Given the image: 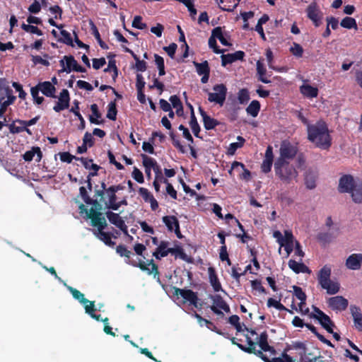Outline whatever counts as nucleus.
<instances>
[{"mask_svg": "<svg viewBox=\"0 0 362 362\" xmlns=\"http://www.w3.org/2000/svg\"><path fill=\"white\" fill-rule=\"evenodd\" d=\"M79 209L81 214H86L88 218L91 220L92 226L98 228V230L94 232L95 235L105 245L109 246L114 245L115 243L112 241L110 234L103 231L107 223L105 218L101 217V204L95 202L94 206L89 210H87L83 204H80Z\"/></svg>", "mask_w": 362, "mask_h": 362, "instance_id": "obj_1", "label": "nucleus"}, {"mask_svg": "<svg viewBox=\"0 0 362 362\" xmlns=\"http://www.w3.org/2000/svg\"><path fill=\"white\" fill-rule=\"evenodd\" d=\"M308 138L317 147L327 149L331 146V136L327 126L319 121L314 124H308Z\"/></svg>", "mask_w": 362, "mask_h": 362, "instance_id": "obj_2", "label": "nucleus"}, {"mask_svg": "<svg viewBox=\"0 0 362 362\" xmlns=\"http://www.w3.org/2000/svg\"><path fill=\"white\" fill-rule=\"evenodd\" d=\"M274 170L276 175L284 182L290 183L298 177L296 169L289 162L276 161Z\"/></svg>", "mask_w": 362, "mask_h": 362, "instance_id": "obj_3", "label": "nucleus"}, {"mask_svg": "<svg viewBox=\"0 0 362 362\" xmlns=\"http://www.w3.org/2000/svg\"><path fill=\"white\" fill-rule=\"evenodd\" d=\"M41 92L43 95L47 97L56 98L55 86L50 81L40 82L30 89V93L33 98L35 102L40 105L44 101V98L39 96V92Z\"/></svg>", "mask_w": 362, "mask_h": 362, "instance_id": "obj_4", "label": "nucleus"}, {"mask_svg": "<svg viewBox=\"0 0 362 362\" xmlns=\"http://www.w3.org/2000/svg\"><path fill=\"white\" fill-rule=\"evenodd\" d=\"M273 236L276 239V241L280 245L279 252L281 253V247H284L286 252V257H288L293 250L295 243L296 242L295 241L292 233L289 230H285L284 235H283L280 231L276 230L274 232Z\"/></svg>", "mask_w": 362, "mask_h": 362, "instance_id": "obj_5", "label": "nucleus"}, {"mask_svg": "<svg viewBox=\"0 0 362 362\" xmlns=\"http://www.w3.org/2000/svg\"><path fill=\"white\" fill-rule=\"evenodd\" d=\"M297 148L291 143L284 141L279 148V157L276 161L288 162V160L295 157Z\"/></svg>", "mask_w": 362, "mask_h": 362, "instance_id": "obj_6", "label": "nucleus"}, {"mask_svg": "<svg viewBox=\"0 0 362 362\" xmlns=\"http://www.w3.org/2000/svg\"><path fill=\"white\" fill-rule=\"evenodd\" d=\"M227 88L223 84L214 86L213 92L209 93L208 100L222 105L226 100Z\"/></svg>", "mask_w": 362, "mask_h": 362, "instance_id": "obj_7", "label": "nucleus"}, {"mask_svg": "<svg viewBox=\"0 0 362 362\" xmlns=\"http://www.w3.org/2000/svg\"><path fill=\"white\" fill-rule=\"evenodd\" d=\"M122 189V187L120 185L111 186L105 189V194L108 198V201L105 203L106 206L108 209L113 210H117L121 206V203L117 202L116 192L119 190Z\"/></svg>", "mask_w": 362, "mask_h": 362, "instance_id": "obj_8", "label": "nucleus"}, {"mask_svg": "<svg viewBox=\"0 0 362 362\" xmlns=\"http://www.w3.org/2000/svg\"><path fill=\"white\" fill-rule=\"evenodd\" d=\"M345 267L349 270H360L362 267V253H352L344 262Z\"/></svg>", "mask_w": 362, "mask_h": 362, "instance_id": "obj_9", "label": "nucleus"}, {"mask_svg": "<svg viewBox=\"0 0 362 362\" xmlns=\"http://www.w3.org/2000/svg\"><path fill=\"white\" fill-rule=\"evenodd\" d=\"M314 313L311 314V317L317 319L322 327L329 333H333L332 322L328 315L322 313L320 309L314 307Z\"/></svg>", "mask_w": 362, "mask_h": 362, "instance_id": "obj_10", "label": "nucleus"}, {"mask_svg": "<svg viewBox=\"0 0 362 362\" xmlns=\"http://www.w3.org/2000/svg\"><path fill=\"white\" fill-rule=\"evenodd\" d=\"M357 185L351 175H344L339 179L338 189L341 193H349Z\"/></svg>", "mask_w": 362, "mask_h": 362, "instance_id": "obj_11", "label": "nucleus"}, {"mask_svg": "<svg viewBox=\"0 0 362 362\" xmlns=\"http://www.w3.org/2000/svg\"><path fill=\"white\" fill-rule=\"evenodd\" d=\"M210 298L212 300V305L211 306V310L216 314H221L222 310L226 313L230 311L229 306L223 300V299L218 295L211 296Z\"/></svg>", "mask_w": 362, "mask_h": 362, "instance_id": "obj_12", "label": "nucleus"}, {"mask_svg": "<svg viewBox=\"0 0 362 362\" xmlns=\"http://www.w3.org/2000/svg\"><path fill=\"white\" fill-rule=\"evenodd\" d=\"M175 295L182 297L184 303L189 302L194 307L198 306V298L196 293L191 290L175 288Z\"/></svg>", "mask_w": 362, "mask_h": 362, "instance_id": "obj_13", "label": "nucleus"}, {"mask_svg": "<svg viewBox=\"0 0 362 362\" xmlns=\"http://www.w3.org/2000/svg\"><path fill=\"white\" fill-rule=\"evenodd\" d=\"M327 302L328 306L334 310H344L348 306V300L341 296L329 298Z\"/></svg>", "mask_w": 362, "mask_h": 362, "instance_id": "obj_14", "label": "nucleus"}, {"mask_svg": "<svg viewBox=\"0 0 362 362\" xmlns=\"http://www.w3.org/2000/svg\"><path fill=\"white\" fill-rule=\"evenodd\" d=\"M69 93L66 89H63L58 96V101L54 106L53 110L59 112L69 107Z\"/></svg>", "mask_w": 362, "mask_h": 362, "instance_id": "obj_15", "label": "nucleus"}, {"mask_svg": "<svg viewBox=\"0 0 362 362\" xmlns=\"http://www.w3.org/2000/svg\"><path fill=\"white\" fill-rule=\"evenodd\" d=\"M308 17L318 26L322 18V13L315 2H312L306 9Z\"/></svg>", "mask_w": 362, "mask_h": 362, "instance_id": "obj_16", "label": "nucleus"}, {"mask_svg": "<svg viewBox=\"0 0 362 362\" xmlns=\"http://www.w3.org/2000/svg\"><path fill=\"white\" fill-rule=\"evenodd\" d=\"M163 221L170 231H175L177 236L180 238V226L177 219L173 216H166L163 218Z\"/></svg>", "mask_w": 362, "mask_h": 362, "instance_id": "obj_17", "label": "nucleus"}, {"mask_svg": "<svg viewBox=\"0 0 362 362\" xmlns=\"http://www.w3.org/2000/svg\"><path fill=\"white\" fill-rule=\"evenodd\" d=\"M107 218L109 221L119 228L121 230L127 233V226H126L124 220L119 214L108 211L106 213Z\"/></svg>", "mask_w": 362, "mask_h": 362, "instance_id": "obj_18", "label": "nucleus"}, {"mask_svg": "<svg viewBox=\"0 0 362 362\" xmlns=\"http://www.w3.org/2000/svg\"><path fill=\"white\" fill-rule=\"evenodd\" d=\"M59 63L62 67L59 72L70 73L76 65V61L71 56H64Z\"/></svg>", "mask_w": 362, "mask_h": 362, "instance_id": "obj_19", "label": "nucleus"}, {"mask_svg": "<svg viewBox=\"0 0 362 362\" xmlns=\"http://www.w3.org/2000/svg\"><path fill=\"white\" fill-rule=\"evenodd\" d=\"M137 266L149 275L153 274L156 276L158 274V267L153 260L140 261Z\"/></svg>", "mask_w": 362, "mask_h": 362, "instance_id": "obj_20", "label": "nucleus"}, {"mask_svg": "<svg viewBox=\"0 0 362 362\" xmlns=\"http://www.w3.org/2000/svg\"><path fill=\"white\" fill-rule=\"evenodd\" d=\"M273 150L271 146L267 148L264 159L262 164V170L264 173H268L271 170L272 163H273Z\"/></svg>", "mask_w": 362, "mask_h": 362, "instance_id": "obj_21", "label": "nucleus"}, {"mask_svg": "<svg viewBox=\"0 0 362 362\" xmlns=\"http://www.w3.org/2000/svg\"><path fill=\"white\" fill-rule=\"evenodd\" d=\"M171 247H169V243L167 241H161L156 250L153 252V255L158 259L161 257H166L170 253Z\"/></svg>", "mask_w": 362, "mask_h": 362, "instance_id": "obj_22", "label": "nucleus"}, {"mask_svg": "<svg viewBox=\"0 0 362 362\" xmlns=\"http://www.w3.org/2000/svg\"><path fill=\"white\" fill-rule=\"evenodd\" d=\"M246 331L247 334H245V337L248 344L247 351L249 353L256 354L255 340L257 339V334L252 329L249 330L248 329H246Z\"/></svg>", "mask_w": 362, "mask_h": 362, "instance_id": "obj_23", "label": "nucleus"}, {"mask_svg": "<svg viewBox=\"0 0 362 362\" xmlns=\"http://www.w3.org/2000/svg\"><path fill=\"white\" fill-rule=\"evenodd\" d=\"M322 289L326 290V292L329 295H334L337 293L340 289V284L338 281H332L331 279L325 281L320 285Z\"/></svg>", "mask_w": 362, "mask_h": 362, "instance_id": "obj_24", "label": "nucleus"}, {"mask_svg": "<svg viewBox=\"0 0 362 362\" xmlns=\"http://www.w3.org/2000/svg\"><path fill=\"white\" fill-rule=\"evenodd\" d=\"M244 57V52L242 51H237L234 53L223 54L221 56L222 65L226 66L227 64H231L238 59H242Z\"/></svg>", "mask_w": 362, "mask_h": 362, "instance_id": "obj_25", "label": "nucleus"}, {"mask_svg": "<svg viewBox=\"0 0 362 362\" xmlns=\"http://www.w3.org/2000/svg\"><path fill=\"white\" fill-rule=\"evenodd\" d=\"M16 100V97L13 95L11 89H6L0 94V104H3L4 107H8L13 104Z\"/></svg>", "mask_w": 362, "mask_h": 362, "instance_id": "obj_26", "label": "nucleus"}, {"mask_svg": "<svg viewBox=\"0 0 362 362\" xmlns=\"http://www.w3.org/2000/svg\"><path fill=\"white\" fill-rule=\"evenodd\" d=\"M351 315L354 319L355 327L360 331L362 330V313L359 308L351 306Z\"/></svg>", "mask_w": 362, "mask_h": 362, "instance_id": "obj_27", "label": "nucleus"}, {"mask_svg": "<svg viewBox=\"0 0 362 362\" xmlns=\"http://www.w3.org/2000/svg\"><path fill=\"white\" fill-rule=\"evenodd\" d=\"M288 267L295 273H310V270L303 263L298 262L295 260L291 259L288 262Z\"/></svg>", "mask_w": 362, "mask_h": 362, "instance_id": "obj_28", "label": "nucleus"}, {"mask_svg": "<svg viewBox=\"0 0 362 362\" xmlns=\"http://www.w3.org/2000/svg\"><path fill=\"white\" fill-rule=\"evenodd\" d=\"M37 156L36 161L40 162L42 157V153L39 147H33L31 150L26 151L23 155V159L25 161H31L35 156Z\"/></svg>", "mask_w": 362, "mask_h": 362, "instance_id": "obj_29", "label": "nucleus"}, {"mask_svg": "<svg viewBox=\"0 0 362 362\" xmlns=\"http://www.w3.org/2000/svg\"><path fill=\"white\" fill-rule=\"evenodd\" d=\"M208 274L210 284L212 286L214 291L218 292L222 291L221 285L216 275L214 269L209 267L208 269Z\"/></svg>", "mask_w": 362, "mask_h": 362, "instance_id": "obj_30", "label": "nucleus"}, {"mask_svg": "<svg viewBox=\"0 0 362 362\" xmlns=\"http://www.w3.org/2000/svg\"><path fill=\"white\" fill-rule=\"evenodd\" d=\"M300 93L308 98H316L318 94L317 88L311 86L308 83H305L300 87Z\"/></svg>", "mask_w": 362, "mask_h": 362, "instance_id": "obj_31", "label": "nucleus"}, {"mask_svg": "<svg viewBox=\"0 0 362 362\" xmlns=\"http://www.w3.org/2000/svg\"><path fill=\"white\" fill-rule=\"evenodd\" d=\"M331 267L329 266H324L318 272L317 280L320 285L325 283V281L331 279Z\"/></svg>", "mask_w": 362, "mask_h": 362, "instance_id": "obj_32", "label": "nucleus"}, {"mask_svg": "<svg viewBox=\"0 0 362 362\" xmlns=\"http://www.w3.org/2000/svg\"><path fill=\"white\" fill-rule=\"evenodd\" d=\"M257 74L258 79L264 83H269L271 81L266 77L267 70L261 60L257 62Z\"/></svg>", "mask_w": 362, "mask_h": 362, "instance_id": "obj_33", "label": "nucleus"}, {"mask_svg": "<svg viewBox=\"0 0 362 362\" xmlns=\"http://www.w3.org/2000/svg\"><path fill=\"white\" fill-rule=\"evenodd\" d=\"M199 110L202 117L204 127L206 129H214L218 124L216 120L208 116L202 108L199 107Z\"/></svg>", "mask_w": 362, "mask_h": 362, "instance_id": "obj_34", "label": "nucleus"}, {"mask_svg": "<svg viewBox=\"0 0 362 362\" xmlns=\"http://www.w3.org/2000/svg\"><path fill=\"white\" fill-rule=\"evenodd\" d=\"M257 354L267 362H296V359L293 358L289 355L286 354H282L281 357L274 358L272 361H269L267 358L264 357L263 354L261 351H258V353Z\"/></svg>", "mask_w": 362, "mask_h": 362, "instance_id": "obj_35", "label": "nucleus"}, {"mask_svg": "<svg viewBox=\"0 0 362 362\" xmlns=\"http://www.w3.org/2000/svg\"><path fill=\"white\" fill-rule=\"evenodd\" d=\"M349 194H351L354 202L356 204L362 203V185L358 184Z\"/></svg>", "mask_w": 362, "mask_h": 362, "instance_id": "obj_36", "label": "nucleus"}, {"mask_svg": "<svg viewBox=\"0 0 362 362\" xmlns=\"http://www.w3.org/2000/svg\"><path fill=\"white\" fill-rule=\"evenodd\" d=\"M317 175L313 172H307L305 177V185L308 189H314L316 186Z\"/></svg>", "mask_w": 362, "mask_h": 362, "instance_id": "obj_37", "label": "nucleus"}, {"mask_svg": "<svg viewBox=\"0 0 362 362\" xmlns=\"http://www.w3.org/2000/svg\"><path fill=\"white\" fill-rule=\"evenodd\" d=\"M90 110L92 114L89 117L90 122L93 124H100L101 123V121L100 120L101 114L98 111V105L96 104L91 105Z\"/></svg>", "mask_w": 362, "mask_h": 362, "instance_id": "obj_38", "label": "nucleus"}, {"mask_svg": "<svg viewBox=\"0 0 362 362\" xmlns=\"http://www.w3.org/2000/svg\"><path fill=\"white\" fill-rule=\"evenodd\" d=\"M259 344L262 350L267 351H270L271 347L267 343V335L266 333H262L259 337H257V339L255 340V345Z\"/></svg>", "mask_w": 362, "mask_h": 362, "instance_id": "obj_39", "label": "nucleus"}, {"mask_svg": "<svg viewBox=\"0 0 362 362\" xmlns=\"http://www.w3.org/2000/svg\"><path fill=\"white\" fill-rule=\"evenodd\" d=\"M288 350L296 351V353L300 356H303L306 353L305 344L300 341L293 342L288 347Z\"/></svg>", "mask_w": 362, "mask_h": 362, "instance_id": "obj_40", "label": "nucleus"}, {"mask_svg": "<svg viewBox=\"0 0 362 362\" xmlns=\"http://www.w3.org/2000/svg\"><path fill=\"white\" fill-rule=\"evenodd\" d=\"M260 110V104L257 100H252L246 109L247 113L254 117H257Z\"/></svg>", "mask_w": 362, "mask_h": 362, "instance_id": "obj_41", "label": "nucleus"}, {"mask_svg": "<svg viewBox=\"0 0 362 362\" xmlns=\"http://www.w3.org/2000/svg\"><path fill=\"white\" fill-rule=\"evenodd\" d=\"M67 288L71 293L74 298L78 300L81 303H88V300H87L84 297V295L81 292H80L78 290H77L71 286H67Z\"/></svg>", "mask_w": 362, "mask_h": 362, "instance_id": "obj_42", "label": "nucleus"}, {"mask_svg": "<svg viewBox=\"0 0 362 362\" xmlns=\"http://www.w3.org/2000/svg\"><path fill=\"white\" fill-rule=\"evenodd\" d=\"M173 107L176 110V113L181 115L183 112V107L180 98L177 95H172L170 99Z\"/></svg>", "mask_w": 362, "mask_h": 362, "instance_id": "obj_43", "label": "nucleus"}, {"mask_svg": "<svg viewBox=\"0 0 362 362\" xmlns=\"http://www.w3.org/2000/svg\"><path fill=\"white\" fill-rule=\"evenodd\" d=\"M237 142L231 143L228 148V153L229 155H233L236 150L241 148L245 142V139L242 136L237 137Z\"/></svg>", "mask_w": 362, "mask_h": 362, "instance_id": "obj_44", "label": "nucleus"}, {"mask_svg": "<svg viewBox=\"0 0 362 362\" xmlns=\"http://www.w3.org/2000/svg\"><path fill=\"white\" fill-rule=\"evenodd\" d=\"M290 52L296 57L300 58L303 56V48L296 42H293L289 48Z\"/></svg>", "mask_w": 362, "mask_h": 362, "instance_id": "obj_45", "label": "nucleus"}, {"mask_svg": "<svg viewBox=\"0 0 362 362\" xmlns=\"http://www.w3.org/2000/svg\"><path fill=\"white\" fill-rule=\"evenodd\" d=\"M341 25L343 28L351 29V28H355L357 29V24L356 21L354 18L351 17H346L342 19L341 21Z\"/></svg>", "mask_w": 362, "mask_h": 362, "instance_id": "obj_46", "label": "nucleus"}, {"mask_svg": "<svg viewBox=\"0 0 362 362\" xmlns=\"http://www.w3.org/2000/svg\"><path fill=\"white\" fill-rule=\"evenodd\" d=\"M125 51L128 52H131L134 59L136 60V69L140 71H144L146 69V62L144 61L140 60L136 55H135L131 50L128 48H125Z\"/></svg>", "mask_w": 362, "mask_h": 362, "instance_id": "obj_47", "label": "nucleus"}, {"mask_svg": "<svg viewBox=\"0 0 362 362\" xmlns=\"http://www.w3.org/2000/svg\"><path fill=\"white\" fill-rule=\"evenodd\" d=\"M189 125L194 134L196 136H198L199 132L200 131V127L193 112L191 115Z\"/></svg>", "mask_w": 362, "mask_h": 362, "instance_id": "obj_48", "label": "nucleus"}, {"mask_svg": "<svg viewBox=\"0 0 362 362\" xmlns=\"http://www.w3.org/2000/svg\"><path fill=\"white\" fill-rule=\"evenodd\" d=\"M22 28L28 32V33H33V34H35L37 35H39V36H41L42 35V32L41 30H40L36 26H34V25H26V24H23L22 25Z\"/></svg>", "mask_w": 362, "mask_h": 362, "instance_id": "obj_49", "label": "nucleus"}, {"mask_svg": "<svg viewBox=\"0 0 362 362\" xmlns=\"http://www.w3.org/2000/svg\"><path fill=\"white\" fill-rule=\"evenodd\" d=\"M291 308L302 315H307L309 313V308L306 307L305 301L300 302L298 303V308L293 303Z\"/></svg>", "mask_w": 362, "mask_h": 362, "instance_id": "obj_50", "label": "nucleus"}, {"mask_svg": "<svg viewBox=\"0 0 362 362\" xmlns=\"http://www.w3.org/2000/svg\"><path fill=\"white\" fill-rule=\"evenodd\" d=\"M143 164L147 169L153 168L156 170V168H157L156 161L153 158L146 156H143Z\"/></svg>", "mask_w": 362, "mask_h": 362, "instance_id": "obj_51", "label": "nucleus"}, {"mask_svg": "<svg viewBox=\"0 0 362 362\" xmlns=\"http://www.w3.org/2000/svg\"><path fill=\"white\" fill-rule=\"evenodd\" d=\"M195 66L197 71L199 75L209 73V69L208 66V63L206 62L201 64L195 63Z\"/></svg>", "mask_w": 362, "mask_h": 362, "instance_id": "obj_52", "label": "nucleus"}, {"mask_svg": "<svg viewBox=\"0 0 362 362\" xmlns=\"http://www.w3.org/2000/svg\"><path fill=\"white\" fill-rule=\"evenodd\" d=\"M293 289L295 296L300 300V302L305 301L306 295L302 291L301 288L296 286H293Z\"/></svg>", "mask_w": 362, "mask_h": 362, "instance_id": "obj_53", "label": "nucleus"}, {"mask_svg": "<svg viewBox=\"0 0 362 362\" xmlns=\"http://www.w3.org/2000/svg\"><path fill=\"white\" fill-rule=\"evenodd\" d=\"M117 110L115 103H110L108 105V111L107 117L110 119L115 120L116 119Z\"/></svg>", "mask_w": 362, "mask_h": 362, "instance_id": "obj_54", "label": "nucleus"}, {"mask_svg": "<svg viewBox=\"0 0 362 362\" xmlns=\"http://www.w3.org/2000/svg\"><path fill=\"white\" fill-rule=\"evenodd\" d=\"M244 169H245V168L243 163L235 161L231 165L229 173L231 175L233 172H236L238 174H240L244 170Z\"/></svg>", "mask_w": 362, "mask_h": 362, "instance_id": "obj_55", "label": "nucleus"}, {"mask_svg": "<svg viewBox=\"0 0 362 362\" xmlns=\"http://www.w3.org/2000/svg\"><path fill=\"white\" fill-rule=\"evenodd\" d=\"M79 192H80V195H81V198L86 204H92V206L90 207V208H92L94 206V202H97V201L91 200V199L88 196L86 189L84 187H81L79 189Z\"/></svg>", "mask_w": 362, "mask_h": 362, "instance_id": "obj_56", "label": "nucleus"}, {"mask_svg": "<svg viewBox=\"0 0 362 362\" xmlns=\"http://www.w3.org/2000/svg\"><path fill=\"white\" fill-rule=\"evenodd\" d=\"M267 305L269 307H274L279 310H287V308L279 301L273 298H269L267 301Z\"/></svg>", "mask_w": 362, "mask_h": 362, "instance_id": "obj_57", "label": "nucleus"}, {"mask_svg": "<svg viewBox=\"0 0 362 362\" xmlns=\"http://www.w3.org/2000/svg\"><path fill=\"white\" fill-rule=\"evenodd\" d=\"M139 193L146 202H148L153 197V195L150 193V192L147 189L144 187L139 188Z\"/></svg>", "mask_w": 362, "mask_h": 362, "instance_id": "obj_58", "label": "nucleus"}, {"mask_svg": "<svg viewBox=\"0 0 362 362\" xmlns=\"http://www.w3.org/2000/svg\"><path fill=\"white\" fill-rule=\"evenodd\" d=\"M132 26L136 28L142 30V29H144L146 25L145 23H142L141 17L139 16H136L134 17V18L132 21Z\"/></svg>", "mask_w": 362, "mask_h": 362, "instance_id": "obj_59", "label": "nucleus"}, {"mask_svg": "<svg viewBox=\"0 0 362 362\" xmlns=\"http://www.w3.org/2000/svg\"><path fill=\"white\" fill-rule=\"evenodd\" d=\"M164 183L166 185L167 193L173 199H177V192L173 188V185L168 182V180H164Z\"/></svg>", "mask_w": 362, "mask_h": 362, "instance_id": "obj_60", "label": "nucleus"}, {"mask_svg": "<svg viewBox=\"0 0 362 362\" xmlns=\"http://www.w3.org/2000/svg\"><path fill=\"white\" fill-rule=\"evenodd\" d=\"M132 177L139 183H143L144 182L142 173L136 167L132 172Z\"/></svg>", "mask_w": 362, "mask_h": 362, "instance_id": "obj_61", "label": "nucleus"}, {"mask_svg": "<svg viewBox=\"0 0 362 362\" xmlns=\"http://www.w3.org/2000/svg\"><path fill=\"white\" fill-rule=\"evenodd\" d=\"M94 144L93 135L88 132L84 134L83 139V144L86 146L91 147Z\"/></svg>", "mask_w": 362, "mask_h": 362, "instance_id": "obj_62", "label": "nucleus"}, {"mask_svg": "<svg viewBox=\"0 0 362 362\" xmlns=\"http://www.w3.org/2000/svg\"><path fill=\"white\" fill-rule=\"evenodd\" d=\"M251 286L253 290L256 291L259 293H264V288L262 286L260 281L255 280L251 281Z\"/></svg>", "mask_w": 362, "mask_h": 362, "instance_id": "obj_63", "label": "nucleus"}, {"mask_svg": "<svg viewBox=\"0 0 362 362\" xmlns=\"http://www.w3.org/2000/svg\"><path fill=\"white\" fill-rule=\"evenodd\" d=\"M116 251L121 257H129L131 254V252L122 245L117 246Z\"/></svg>", "mask_w": 362, "mask_h": 362, "instance_id": "obj_64", "label": "nucleus"}]
</instances>
